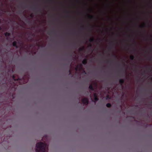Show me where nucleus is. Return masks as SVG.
<instances>
[{
  "label": "nucleus",
  "instance_id": "29",
  "mask_svg": "<svg viewBox=\"0 0 152 152\" xmlns=\"http://www.w3.org/2000/svg\"><path fill=\"white\" fill-rule=\"evenodd\" d=\"M131 117L133 119H134V117Z\"/></svg>",
  "mask_w": 152,
  "mask_h": 152
},
{
  "label": "nucleus",
  "instance_id": "15",
  "mask_svg": "<svg viewBox=\"0 0 152 152\" xmlns=\"http://www.w3.org/2000/svg\"><path fill=\"white\" fill-rule=\"evenodd\" d=\"M88 17L89 18L91 19H94L95 18L92 15H89Z\"/></svg>",
  "mask_w": 152,
  "mask_h": 152
},
{
  "label": "nucleus",
  "instance_id": "16",
  "mask_svg": "<svg viewBox=\"0 0 152 152\" xmlns=\"http://www.w3.org/2000/svg\"><path fill=\"white\" fill-rule=\"evenodd\" d=\"M113 57H114L115 58H117V56L114 54H113L112 55Z\"/></svg>",
  "mask_w": 152,
  "mask_h": 152
},
{
  "label": "nucleus",
  "instance_id": "17",
  "mask_svg": "<svg viewBox=\"0 0 152 152\" xmlns=\"http://www.w3.org/2000/svg\"><path fill=\"white\" fill-rule=\"evenodd\" d=\"M94 97H97V94L96 93H94Z\"/></svg>",
  "mask_w": 152,
  "mask_h": 152
},
{
  "label": "nucleus",
  "instance_id": "24",
  "mask_svg": "<svg viewBox=\"0 0 152 152\" xmlns=\"http://www.w3.org/2000/svg\"><path fill=\"white\" fill-rule=\"evenodd\" d=\"M92 44H90L89 45V47H91L92 46Z\"/></svg>",
  "mask_w": 152,
  "mask_h": 152
},
{
  "label": "nucleus",
  "instance_id": "13",
  "mask_svg": "<svg viewBox=\"0 0 152 152\" xmlns=\"http://www.w3.org/2000/svg\"><path fill=\"white\" fill-rule=\"evenodd\" d=\"M130 58L131 60H133L134 59V56L133 55H132L130 56Z\"/></svg>",
  "mask_w": 152,
  "mask_h": 152
},
{
  "label": "nucleus",
  "instance_id": "18",
  "mask_svg": "<svg viewBox=\"0 0 152 152\" xmlns=\"http://www.w3.org/2000/svg\"><path fill=\"white\" fill-rule=\"evenodd\" d=\"M145 24H143L141 26V28H144L145 27Z\"/></svg>",
  "mask_w": 152,
  "mask_h": 152
},
{
  "label": "nucleus",
  "instance_id": "3",
  "mask_svg": "<svg viewBox=\"0 0 152 152\" xmlns=\"http://www.w3.org/2000/svg\"><path fill=\"white\" fill-rule=\"evenodd\" d=\"M83 66L82 64H80L79 65H77V67L75 68V70L76 71L78 70L80 71L82 69Z\"/></svg>",
  "mask_w": 152,
  "mask_h": 152
},
{
  "label": "nucleus",
  "instance_id": "27",
  "mask_svg": "<svg viewBox=\"0 0 152 152\" xmlns=\"http://www.w3.org/2000/svg\"><path fill=\"white\" fill-rule=\"evenodd\" d=\"M81 27L82 28H84V26H81Z\"/></svg>",
  "mask_w": 152,
  "mask_h": 152
},
{
  "label": "nucleus",
  "instance_id": "21",
  "mask_svg": "<svg viewBox=\"0 0 152 152\" xmlns=\"http://www.w3.org/2000/svg\"><path fill=\"white\" fill-rule=\"evenodd\" d=\"M69 75H71V71L70 69L69 70Z\"/></svg>",
  "mask_w": 152,
  "mask_h": 152
},
{
  "label": "nucleus",
  "instance_id": "33",
  "mask_svg": "<svg viewBox=\"0 0 152 152\" xmlns=\"http://www.w3.org/2000/svg\"><path fill=\"white\" fill-rule=\"evenodd\" d=\"M151 80H152V77L151 78Z\"/></svg>",
  "mask_w": 152,
  "mask_h": 152
},
{
  "label": "nucleus",
  "instance_id": "30",
  "mask_svg": "<svg viewBox=\"0 0 152 152\" xmlns=\"http://www.w3.org/2000/svg\"><path fill=\"white\" fill-rule=\"evenodd\" d=\"M151 58H150L149 59V60H151Z\"/></svg>",
  "mask_w": 152,
  "mask_h": 152
},
{
  "label": "nucleus",
  "instance_id": "6",
  "mask_svg": "<svg viewBox=\"0 0 152 152\" xmlns=\"http://www.w3.org/2000/svg\"><path fill=\"white\" fill-rule=\"evenodd\" d=\"M89 89L91 91H94V88L92 84H90L89 87Z\"/></svg>",
  "mask_w": 152,
  "mask_h": 152
},
{
  "label": "nucleus",
  "instance_id": "14",
  "mask_svg": "<svg viewBox=\"0 0 152 152\" xmlns=\"http://www.w3.org/2000/svg\"><path fill=\"white\" fill-rule=\"evenodd\" d=\"M106 106L108 107H111V105L110 103H108L106 104Z\"/></svg>",
  "mask_w": 152,
  "mask_h": 152
},
{
  "label": "nucleus",
  "instance_id": "1",
  "mask_svg": "<svg viewBox=\"0 0 152 152\" xmlns=\"http://www.w3.org/2000/svg\"><path fill=\"white\" fill-rule=\"evenodd\" d=\"M36 152H45L48 150V147L47 144L42 142H38L36 145Z\"/></svg>",
  "mask_w": 152,
  "mask_h": 152
},
{
  "label": "nucleus",
  "instance_id": "4",
  "mask_svg": "<svg viewBox=\"0 0 152 152\" xmlns=\"http://www.w3.org/2000/svg\"><path fill=\"white\" fill-rule=\"evenodd\" d=\"M5 36L7 37L6 39L7 40L8 39V37L10 36L11 34L10 33L7 32H6L4 34Z\"/></svg>",
  "mask_w": 152,
  "mask_h": 152
},
{
  "label": "nucleus",
  "instance_id": "32",
  "mask_svg": "<svg viewBox=\"0 0 152 152\" xmlns=\"http://www.w3.org/2000/svg\"><path fill=\"white\" fill-rule=\"evenodd\" d=\"M31 40L32 41V39H31Z\"/></svg>",
  "mask_w": 152,
  "mask_h": 152
},
{
  "label": "nucleus",
  "instance_id": "25",
  "mask_svg": "<svg viewBox=\"0 0 152 152\" xmlns=\"http://www.w3.org/2000/svg\"><path fill=\"white\" fill-rule=\"evenodd\" d=\"M150 49L151 50V51L152 50V47H151L150 48Z\"/></svg>",
  "mask_w": 152,
  "mask_h": 152
},
{
  "label": "nucleus",
  "instance_id": "7",
  "mask_svg": "<svg viewBox=\"0 0 152 152\" xmlns=\"http://www.w3.org/2000/svg\"><path fill=\"white\" fill-rule=\"evenodd\" d=\"M124 80L123 79H121L119 80V83L121 86H122L124 82Z\"/></svg>",
  "mask_w": 152,
  "mask_h": 152
},
{
  "label": "nucleus",
  "instance_id": "19",
  "mask_svg": "<svg viewBox=\"0 0 152 152\" xmlns=\"http://www.w3.org/2000/svg\"><path fill=\"white\" fill-rule=\"evenodd\" d=\"M110 99V97L108 95H107L106 96V99Z\"/></svg>",
  "mask_w": 152,
  "mask_h": 152
},
{
  "label": "nucleus",
  "instance_id": "22",
  "mask_svg": "<svg viewBox=\"0 0 152 152\" xmlns=\"http://www.w3.org/2000/svg\"><path fill=\"white\" fill-rule=\"evenodd\" d=\"M150 39L151 41L152 40V36H150Z\"/></svg>",
  "mask_w": 152,
  "mask_h": 152
},
{
  "label": "nucleus",
  "instance_id": "10",
  "mask_svg": "<svg viewBox=\"0 0 152 152\" xmlns=\"http://www.w3.org/2000/svg\"><path fill=\"white\" fill-rule=\"evenodd\" d=\"M94 40L95 39L93 37L90 38L89 40V41L90 42H93L94 41Z\"/></svg>",
  "mask_w": 152,
  "mask_h": 152
},
{
  "label": "nucleus",
  "instance_id": "8",
  "mask_svg": "<svg viewBox=\"0 0 152 152\" xmlns=\"http://www.w3.org/2000/svg\"><path fill=\"white\" fill-rule=\"evenodd\" d=\"M87 59L84 58L82 61V63L84 65L86 64L87 63Z\"/></svg>",
  "mask_w": 152,
  "mask_h": 152
},
{
  "label": "nucleus",
  "instance_id": "5",
  "mask_svg": "<svg viewBox=\"0 0 152 152\" xmlns=\"http://www.w3.org/2000/svg\"><path fill=\"white\" fill-rule=\"evenodd\" d=\"M17 42L16 41H14L12 43V45L13 46L15 47L16 48H18V47L17 45Z\"/></svg>",
  "mask_w": 152,
  "mask_h": 152
},
{
  "label": "nucleus",
  "instance_id": "34",
  "mask_svg": "<svg viewBox=\"0 0 152 152\" xmlns=\"http://www.w3.org/2000/svg\"><path fill=\"white\" fill-rule=\"evenodd\" d=\"M90 97H91V95H90Z\"/></svg>",
  "mask_w": 152,
  "mask_h": 152
},
{
  "label": "nucleus",
  "instance_id": "23",
  "mask_svg": "<svg viewBox=\"0 0 152 152\" xmlns=\"http://www.w3.org/2000/svg\"><path fill=\"white\" fill-rule=\"evenodd\" d=\"M48 2H50L51 1V0H46Z\"/></svg>",
  "mask_w": 152,
  "mask_h": 152
},
{
  "label": "nucleus",
  "instance_id": "2",
  "mask_svg": "<svg viewBox=\"0 0 152 152\" xmlns=\"http://www.w3.org/2000/svg\"><path fill=\"white\" fill-rule=\"evenodd\" d=\"M82 102L84 104L87 105L89 103V101L88 99L86 98H84L82 99L81 100Z\"/></svg>",
  "mask_w": 152,
  "mask_h": 152
},
{
  "label": "nucleus",
  "instance_id": "11",
  "mask_svg": "<svg viewBox=\"0 0 152 152\" xmlns=\"http://www.w3.org/2000/svg\"><path fill=\"white\" fill-rule=\"evenodd\" d=\"M85 50V48L84 47H83L82 48H80L79 49V51H83L84 50Z\"/></svg>",
  "mask_w": 152,
  "mask_h": 152
},
{
  "label": "nucleus",
  "instance_id": "31",
  "mask_svg": "<svg viewBox=\"0 0 152 152\" xmlns=\"http://www.w3.org/2000/svg\"><path fill=\"white\" fill-rule=\"evenodd\" d=\"M84 72L85 73V72L84 71Z\"/></svg>",
  "mask_w": 152,
  "mask_h": 152
},
{
  "label": "nucleus",
  "instance_id": "9",
  "mask_svg": "<svg viewBox=\"0 0 152 152\" xmlns=\"http://www.w3.org/2000/svg\"><path fill=\"white\" fill-rule=\"evenodd\" d=\"M12 78L15 82L16 81H18L20 79L19 77H18L17 79H15V76L14 75L13 76Z\"/></svg>",
  "mask_w": 152,
  "mask_h": 152
},
{
  "label": "nucleus",
  "instance_id": "26",
  "mask_svg": "<svg viewBox=\"0 0 152 152\" xmlns=\"http://www.w3.org/2000/svg\"><path fill=\"white\" fill-rule=\"evenodd\" d=\"M107 63H111V62H110V61H107Z\"/></svg>",
  "mask_w": 152,
  "mask_h": 152
},
{
  "label": "nucleus",
  "instance_id": "12",
  "mask_svg": "<svg viewBox=\"0 0 152 152\" xmlns=\"http://www.w3.org/2000/svg\"><path fill=\"white\" fill-rule=\"evenodd\" d=\"M98 100H99V99L97 97H94V100H92V101H93L95 102H96V101H98Z\"/></svg>",
  "mask_w": 152,
  "mask_h": 152
},
{
  "label": "nucleus",
  "instance_id": "28",
  "mask_svg": "<svg viewBox=\"0 0 152 152\" xmlns=\"http://www.w3.org/2000/svg\"><path fill=\"white\" fill-rule=\"evenodd\" d=\"M94 84L96 85H97L96 83H94Z\"/></svg>",
  "mask_w": 152,
  "mask_h": 152
},
{
  "label": "nucleus",
  "instance_id": "20",
  "mask_svg": "<svg viewBox=\"0 0 152 152\" xmlns=\"http://www.w3.org/2000/svg\"><path fill=\"white\" fill-rule=\"evenodd\" d=\"M30 16L31 18H33V17H34V15H33V14H31L30 15Z\"/></svg>",
  "mask_w": 152,
  "mask_h": 152
}]
</instances>
